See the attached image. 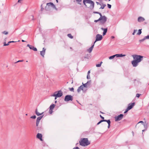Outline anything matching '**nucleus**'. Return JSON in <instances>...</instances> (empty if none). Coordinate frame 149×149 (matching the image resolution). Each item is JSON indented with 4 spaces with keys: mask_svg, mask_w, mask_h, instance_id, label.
I'll return each instance as SVG.
<instances>
[{
    "mask_svg": "<svg viewBox=\"0 0 149 149\" xmlns=\"http://www.w3.org/2000/svg\"><path fill=\"white\" fill-rule=\"evenodd\" d=\"M101 6L100 8V9H103L104 7L106 6V5L105 4H104L103 3H101Z\"/></svg>",
    "mask_w": 149,
    "mask_h": 149,
    "instance_id": "obj_24",
    "label": "nucleus"
},
{
    "mask_svg": "<svg viewBox=\"0 0 149 149\" xmlns=\"http://www.w3.org/2000/svg\"><path fill=\"white\" fill-rule=\"evenodd\" d=\"M93 13H96V14H98L99 12H98L94 11V12H93Z\"/></svg>",
    "mask_w": 149,
    "mask_h": 149,
    "instance_id": "obj_53",
    "label": "nucleus"
},
{
    "mask_svg": "<svg viewBox=\"0 0 149 149\" xmlns=\"http://www.w3.org/2000/svg\"><path fill=\"white\" fill-rule=\"evenodd\" d=\"M23 60H19L17 61V62H16V63H18L19 62H23Z\"/></svg>",
    "mask_w": 149,
    "mask_h": 149,
    "instance_id": "obj_48",
    "label": "nucleus"
},
{
    "mask_svg": "<svg viewBox=\"0 0 149 149\" xmlns=\"http://www.w3.org/2000/svg\"><path fill=\"white\" fill-rule=\"evenodd\" d=\"M57 92V93L56 94H55L57 92H56L54 94L52 95L51 96H52L56 97H61L63 95V92L61 90Z\"/></svg>",
    "mask_w": 149,
    "mask_h": 149,
    "instance_id": "obj_7",
    "label": "nucleus"
},
{
    "mask_svg": "<svg viewBox=\"0 0 149 149\" xmlns=\"http://www.w3.org/2000/svg\"><path fill=\"white\" fill-rule=\"evenodd\" d=\"M107 6L109 8H111V6L110 4H107Z\"/></svg>",
    "mask_w": 149,
    "mask_h": 149,
    "instance_id": "obj_42",
    "label": "nucleus"
},
{
    "mask_svg": "<svg viewBox=\"0 0 149 149\" xmlns=\"http://www.w3.org/2000/svg\"><path fill=\"white\" fill-rule=\"evenodd\" d=\"M102 35L98 34H97L96 36L95 40L94 42V44H95L97 41L101 40L102 39Z\"/></svg>",
    "mask_w": 149,
    "mask_h": 149,
    "instance_id": "obj_9",
    "label": "nucleus"
},
{
    "mask_svg": "<svg viewBox=\"0 0 149 149\" xmlns=\"http://www.w3.org/2000/svg\"><path fill=\"white\" fill-rule=\"evenodd\" d=\"M141 30V29H139V30L138 32L137 33V35H140L141 34V33H142Z\"/></svg>",
    "mask_w": 149,
    "mask_h": 149,
    "instance_id": "obj_27",
    "label": "nucleus"
},
{
    "mask_svg": "<svg viewBox=\"0 0 149 149\" xmlns=\"http://www.w3.org/2000/svg\"><path fill=\"white\" fill-rule=\"evenodd\" d=\"M73 100V97L70 95H67L65 96L64 99V101L65 102H68L69 101H72Z\"/></svg>",
    "mask_w": 149,
    "mask_h": 149,
    "instance_id": "obj_8",
    "label": "nucleus"
},
{
    "mask_svg": "<svg viewBox=\"0 0 149 149\" xmlns=\"http://www.w3.org/2000/svg\"><path fill=\"white\" fill-rule=\"evenodd\" d=\"M115 57H116V54L110 56L109 58V59H113Z\"/></svg>",
    "mask_w": 149,
    "mask_h": 149,
    "instance_id": "obj_26",
    "label": "nucleus"
},
{
    "mask_svg": "<svg viewBox=\"0 0 149 149\" xmlns=\"http://www.w3.org/2000/svg\"><path fill=\"white\" fill-rule=\"evenodd\" d=\"M69 90H70V91H72V92L74 91V88H73V87H72V88H69Z\"/></svg>",
    "mask_w": 149,
    "mask_h": 149,
    "instance_id": "obj_32",
    "label": "nucleus"
},
{
    "mask_svg": "<svg viewBox=\"0 0 149 149\" xmlns=\"http://www.w3.org/2000/svg\"><path fill=\"white\" fill-rule=\"evenodd\" d=\"M98 14L100 15V17L99 19H101V21L100 22V24L103 25L107 21V17L105 16H102L101 13L99 12Z\"/></svg>",
    "mask_w": 149,
    "mask_h": 149,
    "instance_id": "obj_3",
    "label": "nucleus"
},
{
    "mask_svg": "<svg viewBox=\"0 0 149 149\" xmlns=\"http://www.w3.org/2000/svg\"><path fill=\"white\" fill-rule=\"evenodd\" d=\"M27 46L29 47L30 49L33 50L34 51H36L37 50V48L36 47H35L33 46L32 45H31L29 44H28L27 45Z\"/></svg>",
    "mask_w": 149,
    "mask_h": 149,
    "instance_id": "obj_12",
    "label": "nucleus"
},
{
    "mask_svg": "<svg viewBox=\"0 0 149 149\" xmlns=\"http://www.w3.org/2000/svg\"><path fill=\"white\" fill-rule=\"evenodd\" d=\"M96 3L97 5H101V4L99 3V2H96Z\"/></svg>",
    "mask_w": 149,
    "mask_h": 149,
    "instance_id": "obj_51",
    "label": "nucleus"
},
{
    "mask_svg": "<svg viewBox=\"0 0 149 149\" xmlns=\"http://www.w3.org/2000/svg\"><path fill=\"white\" fill-rule=\"evenodd\" d=\"M145 131V130H142V131H143V132H144V131Z\"/></svg>",
    "mask_w": 149,
    "mask_h": 149,
    "instance_id": "obj_63",
    "label": "nucleus"
},
{
    "mask_svg": "<svg viewBox=\"0 0 149 149\" xmlns=\"http://www.w3.org/2000/svg\"><path fill=\"white\" fill-rule=\"evenodd\" d=\"M142 123L143 124L144 123V122L143 121H140V122H139L138 123Z\"/></svg>",
    "mask_w": 149,
    "mask_h": 149,
    "instance_id": "obj_54",
    "label": "nucleus"
},
{
    "mask_svg": "<svg viewBox=\"0 0 149 149\" xmlns=\"http://www.w3.org/2000/svg\"><path fill=\"white\" fill-rule=\"evenodd\" d=\"M136 31H137L136 30H134V32L132 33V35H134L135 34V33Z\"/></svg>",
    "mask_w": 149,
    "mask_h": 149,
    "instance_id": "obj_45",
    "label": "nucleus"
},
{
    "mask_svg": "<svg viewBox=\"0 0 149 149\" xmlns=\"http://www.w3.org/2000/svg\"><path fill=\"white\" fill-rule=\"evenodd\" d=\"M87 79H90V76L89 75L87 74Z\"/></svg>",
    "mask_w": 149,
    "mask_h": 149,
    "instance_id": "obj_47",
    "label": "nucleus"
},
{
    "mask_svg": "<svg viewBox=\"0 0 149 149\" xmlns=\"http://www.w3.org/2000/svg\"><path fill=\"white\" fill-rule=\"evenodd\" d=\"M98 14L100 15V17L99 19H101V21L100 22V24L103 25L107 21V17L105 16H102L101 13L99 12Z\"/></svg>",
    "mask_w": 149,
    "mask_h": 149,
    "instance_id": "obj_4",
    "label": "nucleus"
},
{
    "mask_svg": "<svg viewBox=\"0 0 149 149\" xmlns=\"http://www.w3.org/2000/svg\"><path fill=\"white\" fill-rule=\"evenodd\" d=\"M29 18L31 19V20H34V17L33 15H31L29 16Z\"/></svg>",
    "mask_w": 149,
    "mask_h": 149,
    "instance_id": "obj_35",
    "label": "nucleus"
},
{
    "mask_svg": "<svg viewBox=\"0 0 149 149\" xmlns=\"http://www.w3.org/2000/svg\"><path fill=\"white\" fill-rule=\"evenodd\" d=\"M82 0H76L77 2L79 4L81 5V3H80L81 1Z\"/></svg>",
    "mask_w": 149,
    "mask_h": 149,
    "instance_id": "obj_31",
    "label": "nucleus"
},
{
    "mask_svg": "<svg viewBox=\"0 0 149 149\" xmlns=\"http://www.w3.org/2000/svg\"><path fill=\"white\" fill-rule=\"evenodd\" d=\"M37 138L40 139L41 141H42V135L41 134L38 133L36 136Z\"/></svg>",
    "mask_w": 149,
    "mask_h": 149,
    "instance_id": "obj_17",
    "label": "nucleus"
},
{
    "mask_svg": "<svg viewBox=\"0 0 149 149\" xmlns=\"http://www.w3.org/2000/svg\"><path fill=\"white\" fill-rule=\"evenodd\" d=\"M132 133L133 135V136H134V132H133V131H132Z\"/></svg>",
    "mask_w": 149,
    "mask_h": 149,
    "instance_id": "obj_60",
    "label": "nucleus"
},
{
    "mask_svg": "<svg viewBox=\"0 0 149 149\" xmlns=\"http://www.w3.org/2000/svg\"><path fill=\"white\" fill-rule=\"evenodd\" d=\"M44 8L42 6V4L41 6V10L42 11Z\"/></svg>",
    "mask_w": 149,
    "mask_h": 149,
    "instance_id": "obj_44",
    "label": "nucleus"
},
{
    "mask_svg": "<svg viewBox=\"0 0 149 149\" xmlns=\"http://www.w3.org/2000/svg\"><path fill=\"white\" fill-rule=\"evenodd\" d=\"M83 86H84V87H85V88H87L88 87V85L86 83L85 84H84L83 83H82Z\"/></svg>",
    "mask_w": 149,
    "mask_h": 149,
    "instance_id": "obj_28",
    "label": "nucleus"
},
{
    "mask_svg": "<svg viewBox=\"0 0 149 149\" xmlns=\"http://www.w3.org/2000/svg\"><path fill=\"white\" fill-rule=\"evenodd\" d=\"M100 117L102 119H103L104 118L101 115H100Z\"/></svg>",
    "mask_w": 149,
    "mask_h": 149,
    "instance_id": "obj_52",
    "label": "nucleus"
},
{
    "mask_svg": "<svg viewBox=\"0 0 149 149\" xmlns=\"http://www.w3.org/2000/svg\"><path fill=\"white\" fill-rule=\"evenodd\" d=\"M56 1L57 2V3H58V0H56Z\"/></svg>",
    "mask_w": 149,
    "mask_h": 149,
    "instance_id": "obj_64",
    "label": "nucleus"
},
{
    "mask_svg": "<svg viewBox=\"0 0 149 149\" xmlns=\"http://www.w3.org/2000/svg\"><path fill=\"white\" fill-rule=\"evenodd\" d=\"M90 143L87 138H83L79 141L80 145L84 146H86Z\"/></svg>",
    "mask_w": 149,
    "mask_h": 149,
    "instance_id": "obj_1",
    "label": "nucleus"
},
{
    "mask_svg": "<svg viewBox=\"0 0 149 149\" xmlns=\"http://www.w3.org/2000/svg\"><path fill=\"white\" fill-rule=\"evenodd\" d=\"M51 7L57 10L55 5L52 2L47 3V6L45 7V9L46 10H50Z\"/></svg>",
    "mask_w": 149,
    "mask_h": 149,
    "instance_id": "obj_5",
    "label": "nucleus"
},
{
    "mask_svg": "<svg viewBox=\"0 0 149 149\" xmlns=\"http://www.w3.org/2000/svg\"><path fill=\"white\" fill-rule=\"evenodd\" d=\"M83 88L84 86H83V85H81L80 86L78 87V88L77 89V91L78 93H79L81 90L83 91Z\"/></svg>",
    "mask_w": 149,
    "mask_h": 149,
    "instance_id": "obj_19",
    "label": "nucleus"
},
{
    "mask_svg": "<svg viewBox=\"0 0 149 149\" xmlns=\"http://www.w3.org/2000/svg\"><path fill=\"white\" fill-rule=\"evenodd\" d=\"M145 40V39H144V38L143 39H141V40H139V41L141 42H143Z\"/></svg>",
    "mask_w": 149,
    "mask_h": 149,
    "instance_id": "obj_41",
    "label": "nucleus"
},
{
    "mask_svg": "<svg viewBox=\"0 0 149 149\" xmlns=\"http://www.w3.org/2000/svg\"><path fill=\"white\" fill-rule=\"evenodd\" d=\"M9 44L8 43V42L6 44V42H4V46H8L9 45Z\"/></svg>",
    "mask_w": 149,
    "mask_h": 149,
    "instance_id": "obj_43",
    "label": "nucleus"
},
{
    "mask_svg": "<svg viewBox=\"0 0 149 149\" xmlns=\"http://www.w3.org/2000/svg\"><path fill=\"white\" fill-rule=\"evenodd\" d=\"M102 63V62H101L100 64L96 65V66L97 67H100L101 66Z\"/></svg>",
    "mask_w": 149,
    "mask_h": 149,
    "instance_id": "obj_29",
    "label": "nucleus"
},
{
    "mask_svg": "<svg viewBox=\"0 0 149 149\" xmlns=\"http://www.w3.org/2000/svg\"><path fill=\"white\" fill-rule=\"evenodd\" d=\"M86 83L88 85V86H89L91 84V81L90 80L88 81Z\"/></svg>",
    "mask_w": 149,
    "mask_h": 149,
    "instance_id": "obj_34",
    "label": "nucleus"
},
{
    "mask_svg": "<svg viewBox=\"0 0 149 149\" xmlns=\"http://www.w3.org/2000/svg\"><path fill=\"white\" fill-rule=\"evenodd\" d=\"M35 113L38 116H39L42 115L43 113L44 112H42L41 113H40L38 112L37 109H36L35 111Z\"/></svg>",
    "mask_w": 149,
    "mask_h": 149,
    "instance_id": "obj_22",
    "label": "nucleus"
},
{
    "mask_svg": "<svg viewBox=\"0 0 149 149\" xmlns=\"http://www.w3.org/2000/svg\"><path fill=\"white\" fill-rule=\"evenodd\" d=\"M101 29L103 31V36H104L106 34V33H107V28H106L104 29L103 28H101Z\"/></svg>",
    "mask_w": 149,
    "mask_h": 149,
    "instance_id": "obj_16",
    "label": "nucleus"
},
{
    "mask_svg": "<svg viewBox=\"0 0 149 149\" xmlns=\"http://www.w3.org/2000/svg\"><path fill=\"white\" fill-rule=\"evenodd\" d=\"M139 62H137V61L134 60L133 61H132V63L133 65V66L134 67H136L137 66L138 63Z\"/></svg>",
    "mask_w": 149,
    "mask_h": 149,
    "instance_id": "obj_13",
    "label": "nucleus"
},
{
    "mask_svg": "<svg viewBox=\"0 0 149 149\" xmlns=\"http://www.w3.org/2000/svg\"><path fill=\"white\" fill-rule=\"evenodd\" d=\"M73 149H80L79 148H78L77 147H75Z\"/></svg>",
    "mask_w": 149,
    "mask_h": 149,
    "instance_id": "obj_50",
    "label": "nucleus"
},
{
    "mask_svg": "<svg viewBox=\"0 0 149 149\" xmlns=\"http://www.w3.org/2000/svg\"><path fill=\"white\" fill-rule=\"evenodd\" d=\"M43 115L40 116L37 118L36 121V126H38L40 120L43 117Z\"/></svg>",
    "mask_w": 149,
    "mask_h": 149,
    "instance_id": "obj_11",
    "label": "nucleus"
},
{
    "mask_svg": "<svg viewBox=\"0 0 149 149\" xmlns=\"http://www.w3.org/2000/svg\"><path fill=\"white\" fill-rule=\"evenodd\" d=\"M135 105V103L133 102L131 103H130L128 104V106L127 108L129 110L132 109L134 105Z\"/></svg>",
    "mask_w": 149,
    "mask_h": 149,
    "instance_id": "obj_14",
    "label": "nucleus"
},
{
    "mask_svg": "<svg viewBox=\"0 0 149 149\" xmlns=\"http://www.w3.org/2000/svg\"><path fill=\"white\" fill-rule=\"evenodd\" d=\"M144 39L145 40L146 39H149V35H148L147 36H145L144 37Z\"/></svg>",
    "mask_w": 149,
    "mask_h": 149,
    "instance_id": "obj_36",
    "label": "nucleus"
},
{
    "mask_svg": "<svg viewBox=\"0 0 149 149\" xmlns=\"http://www.w3.org/2000/svg\"><path fill=\"white\" fill-rule=\"evenodd\" d=\"M99 21H100V22L101 21V19H100L99 18V19L97 20H94V22H97Z\"/></svg>",
    "mask_w": 149,
    "mask_h": 149,
    "instance_id": "obj_37",
    "label": "nucleus"
},
{
    "mask_svg": "<svg viewBox=\"0 0 149 149\" xmlns=\"http://www.w3.org/2000/svg\"><path fill=\"white\" fill-rule=\"evenodd\" d=\"M129 110H130L129 109L127 108L126 111L124 112V113H126Z\"/></svg>",
    "mask_w": 149,
    "mask_h": 149,
    "instance_id": "obj_46",
    "label": "nucleus"
},
{
    "mask_svg": "<svg viewBox=\"0 0 149 149\" xmlns=\"http://www.w3.org/2000/svg\"><path fill=\"white\" fill-rule=\"evenodd\" d=\"M57 97H55V99L56 100L57 99Z\"/></svg>",
    "mask_w": 149,
    "mask_h": 149,
    "instance_id": "obj_61",
    "label": "nucleus"
},
{
    "mask_svg": "<svg viewBox=\"0 0 149 149\" xmlns=\"http://www.w3.org/2000/svg\"><path fill=\"white\" fill-rule=\"evenodd\" d=\"M134 59L137 62H140L142 60L143 56L140 55H132Z\"/></svg>",
    "mask_w": 149,
    "mask_h": 149,
    "instance_id": "obj_6",
    "label": "nucleus"
},
{
    "mask_svg": "<svg viewBox=\"0 0 149 149\" xmlns=\"http://www.w3.org/2000/svg\"><path fill=\"white\" fill-rule=\"evenodd\" d=\"M23 0H18V2L19 3L21 1H22Z\"/></svg>",
    "mask_w": 149,
    "mask_h": 149,
    "instance_id": "obj_57",
    "label": "nucleus"
},
{
    "mask_svg": "<svg viewBox=\"0 0 149 149\" xmlns=\"http://www.w3.org/2000/svg\"><path fill=\"white\" fill-rule=\"evenodd\" d=\"M67 35L70 38L72 39L73 38V36L71 35V34H68Z\"/></svg>",
    "mask_w": 149,
    "mask_h": 149,
    "instance_id": "obj_30",
    "label": "nucleus"
},
{
    "mask_svg": "<svg viewBox=\"0 0 149 149\" xmlns=\"http://www.w3.org/2000/svg\"><path fill=\"white\" fill-rule=\"evenodd\" d=\"M111 38L112 39L114 38V36H112Z\"/></svg>",
    "mask_w": 149,
    "mask_h": 149,
    "instance_id": "obj_58",
    "label": "nucleus"
},
{
    "mask_svg": "<svg viewBox=\"0 0 149 149\" xmlns=\"http://www.w3.org/2000/svg\"><path fill=\"white\" fill-rule=\"evenodd\" d=\"M141 95V94H139V93H137L136 94V97H139Z\"/></svg>",
    "mask_w": 149,
    "mask_h": 149,
    "instance_id": "obj_38",
    "label": "nucleus"
},
{
    "mask_svg": "<svg viewBox=\"0 0 149 149\" xmlns=\"http://www.w3.org/2000/svg\"><path fill=\"white\" fill-rule=\"evenodd\" d=\"M55 105L54 104H52L49 107V112H50V111L51 110L52 111V110L54 109L55 106Z\"/></svg>",
    "mask_w": 149,
    "mask_h": 149,
    "instance_id": "obj_21",
    "label": "nucleus"
},
{
    "mask_svg": "<svg viewBox=\"0 0 149 149\" xmlns=\"http://www.w3.org/2000/svg\"><path fill=\"white\" fill-rule=\"evenodd\" d=\"M145 20V19L142 17H138V21L139 22H143Z\"/></svg>",
    "mask_w": 149,
    "mask_h": 149,
    "instance_id": "obj_15",
    "label": "nucleus"
},
{
    "mask_svg": "<svg viewBox=\"0 0 149 149\" xmlns=\"http://www.w3.org/2000/svg\"><path fill=\"white\" fill-rule=\"evenodd\" d=\"M107 122L108 124V128H109L110 126L111 122L110 120H108Z\"/></svg>",
    "mask_w": 149,
    "mask_h": 149,
    "instance_id": "obj_25",
    "label": "nucleus"
},
{
    "mask_svg": "<svg viewBox=\"0 0 149 149\" xmlns=\"http://www.w3.org/2000/svg\"><path fill=\"white\" fill-rule=\"evenodd\" d=\"M83 3L86 7H87V6L86 5V3L90 4V6H89V8L91 9L94 8V3L91 0H84L83 1Z\"/></svg>",
    "mask_w": 149,
    "mask_h": 149,
    "instance_id": "obj_2",
    "label": "nucleus"
},
{
    "mask_svg": "<svg viewBox=\"0 0 149 149\" xmlns=\"http://www.w3.org/2000/svg\"><path fill=\"white\" fill-rule=\"evenodd\" d=\"M22 42H25V40H22Z\"/></svg>",
    "mask_w": 149,
    "mask_h": 149,
    "instance_id": "obj_59",
    "label": "nucleus"
},
{
    "mask_svg": "<svg viewBox=\"0 0 149 149\" xmlns=\"http://www.w3.org/2000/svg\"><path fill=\"white\" fill-rule=\"evenodd\" d=\"M56 102H57V101H55V103H56Z\"/></svg>",
    "mask_w": 149,
    "mask_h": 149,
    "instance_id": "obj_62",
    "label": "nucleus"
},
{
    "mask_svg": "<svg viewBox=\"0 0 149 149\" xmlns=\"http://www.w3.org/2000/svg\"><path fill=\"white\" fill-rule=\"evenodd\" d=\"M3 34H4L5 35H7L8 33V32L6 31H4L2 33Z\"/></svg>",
    "mask_w": 149,
    "mask_h": 149,
    "instance_id": "obj_33",
    "label": "nucleus"
},
{
    "mask_svg": "<svg viewBox=\"0 0 149 149\" xmlns=\"http://www.w3.org/2000/svg\"><path fill=\"white\" fill-rule=\"evenodd\" d=\"M46 49L44 48H42V51L40 52V54L43 57H44L45 54Z\"/></svg>",
    "mask_w": 149,
    "mask_h": 149,
    "instance_id": "obj_18",
    "label": "nucleus"
},
{
    "mask_svg": "<svg viewBox=\"0 0 149 149\" xmlns=\"http://www.w3.org/2000/svg\"><path fill=\"white\" fill-rule=\"evenodd\" d=\"M107 120H100V122L101 123L102 122H106L107 121Z\"/></svg>",
    "mask_w": 149,
    "mask_h": 149,
    "instance_id": "obj_39",
    "label": "nucleus"
},
{
    "mask_svg": "<svg viewBox=\"0 0 149 149\" xmlns=\"http://www.w3.org/2000/svg\"><path fill=\"white\" fill-rule=\"evenodd\" d=\"M94 45V44L93 45H92L90 48H89L87 50V51L89 53L91 52L93 48Z\"/></svg>",
    "mask_w": 149,
    "mask_h": 149,
    "instance_id": "obj_20",
    "label": "nucleus"
},
{
    "mask_svg": "<svg viewBox=\"0 0 149 149\" xmlns=\"http://www.w3.org/2000/svg\"><path fill=\"white\" fill-rule=\"evenodd\" d=\"M90 73V71H89L88 72V74H88V75H89V74Z\"/></svg>",
    "mask_w": 149,
    "mask_h": 149,
    "instance_id": "obj_55",
    "label": "nucleus"
},
{
    "mask_svg": "<svg viewBox=\"0 0 149 149\" xmlns=\"http://www.w3.org/2000/svg\"><path fill=\"white\" fill-rule=\"evenodd\" d=\"M36 118V116L35 115L32 116L31 117V118L33 119H35Z\"/></svg>",
    "mask_w": 149,
    "mask_h": 149,
    "instance_id": "obj_40",
    "label": "nucleus"
},
{
    "mask_svg": "<svg viewBox=\"0 0 149 149\" xmlns=\"http://www.w3.org/2000/svg\"><path fill=\"white\" fill-rule=\"evenodd\" d=\"M124 115L123 114H120L119 115L116 116L115 117V121H119L122 119Z\"/></svg>",
    "mask_w": 149,
    "mask_h": 149,
    "instance_id": "obj_10",
    "label": "nucleus"
},
{
    "mask_svg": "<svg viewBox=\"0 0 149 149\" xmlns=\"http://www.w3.org/2000/svg\"><path fill=\"white\" fill-rule=\"evenodd\" d=\"M125 56V55H123L122 54H116V57H123Z\"/></svg>",
    "mask_w": 149,
    "mask_h": 149,
    "instance_id": "obj_23",
    "label": "nucleus"
},
{
    "mask_svg": "<svg viewBox=\"0 0 149 149\" xmlns=\"http://www.w3.org/2000/svg\"><path fill=\"white\" fill-rule=\"evenodd\" d=\"M16 42V41H9L8 42V43L9 44L10 43H12V42Z\"/></svg>",
    "mask_w": 149,
    "mask_h": 149,
    "instance_id": "obj_49",
    "label": "nucleus"
},
{
    "mask_svg": "<svg viewBox=\"0 0 149 149\" xmlns=\"http://www.w3.org/2000/svg\"><path fill=\"white\" fill-rule=\"evenodd\" d=\"M100 123H101L100 122V121H99V122H98V123H97V125H99L100 124Z\"/></svg>",
    "mask_w": 149,
    "mask_h": 149,
    "instance_id": "obj_56",
    "label": "nucleus"
}]
</instances>
